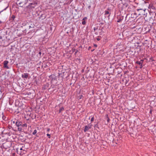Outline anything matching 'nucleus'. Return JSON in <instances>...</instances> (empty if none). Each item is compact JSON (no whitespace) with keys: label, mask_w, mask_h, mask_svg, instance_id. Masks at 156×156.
I'll use <instances>...</instances> for the list:
<instances>
[{"label":"nucleus","mask_w":156,"mask_h":156,"mask_svg":"<svg viewBox=\"0 0 156 156\" xmlns=\"http://www.w3.org/2000/svg\"><path fill=\"white\" fill-rule=\"evenodd\" d=\"M91 128L90 127H89L87 126H86L85 127V128L84 129V131L85 132H86L87 130L90 129Z\"/></svg>","instance_id":"6"},{"label":"nucleus","mask_w":156,"mask_h":156,"mask_svg":"<svg viewBox=\"0 0 156 156\" xmlns=\"http://www.w3.org/2000/svg\"><path fill=\"white\" fill-rule=\"evenodd\" d=\"M22 122L20 121H16V125L17 126L19 127L21 125Z\"/></svg>","instance_id":"5"},{"label":"nucleus","mask_w":156,"mask_h":156,"mask_svg":"<svg viewBox=\"0 0 156 156\" xmlns=\"http://www.w3.org/2000/svg\"><path fill=\"white\" fill-rule=\"evenodd\" d=\"M122 20H117V22H120Z\"/></svg>","instance_id":"23"},{"label":"nucleus","mask_w":156,"mask_h":156,"mask_svg":"<svg viewBox=\"0 0 156 156\" xmlns=\"http://www.w3.org/2000/svg\"><path fill=\"white\" fill-rule=\"evenodd\" d=\"M83 97V96L82 95H80L79 96H78L77 98H78V99L80 100V99H81Z\"/></svg>","instance_id":"11"},{"label":"nucleus","mask_w":156,"mask_h":156,"mask_svg":"<svg viewBox=\"0 0 156 156\" xmlns=\"http://www.w3.org/2000/svg\"><path fill=\"white\" fill-rule=\"evenodd\" d=\"M108 14H109V12L108 11Z\"/></svg>","instance_id":"35"},{"label":"nucleus","mask_w":156,"mask_h":156,"mask_svg":"<svg viewBox=\"0 0 156 156\" xmlns=\"http://www.w3.org/2000/svg\"><path fill=\"white\" fill-rule=\"evenodd\" d=\"M2 119H3V120H5V121L6 120V118L5 116L4 115L3 113V112H2Z\"/></svg>","instance_id":"9"},{"label":"nucleus","mask_w":156,"mask_h":156,"mask_svg":"<svg viewBox=\"0 0 156 156\" xmlns=\"http://www.w3.org/2000/svg\"><path fill=\"white\" fill-rule=\"evenodd\" d=\"M149 9H150L151 11H154L155 10V7L154 5L152 3H151L149 6Z\"/></svg>","instance_id":"1"},{"label":"nucleus","mask_w":156,"mask_h":156,"mask_svg":"<svg viewBox=\"0 0 156 156\" xmlns=\"http://www.w3.org/2000/svg\"><path fill=\"white\" fill-rule=\"evenodd\" d=\"M60 104H59V105H58V106H59V107H60Z\"/></svg>","instance_id":"36"},{"label":"nucleus","mask_w":156,"mask_h":156,"mask_svg":"<svg viewBox=\"0 0 156 156\" xmlns=\"http://www.w3.org/2000/svg\"><path fill=\"white\" fill-rule=\"evenodd\" d=\"M22 127L23 128V129H25V128H27V125L26 123L22 124V123L21 124Z\"/></svg>","instance_id":"8"},{"label":"nucleus","mask_w":156,"mask_h":156,"mask_svg":"<svg viewBox=\"0 0 156 156\" xmlns=\"http://www.w3.org/2000/svg\"><path fill=\"white\" fill-rule=\"evenodd\" d=\"M29 74L28 73H24L22 75V77L23 78L27 79L29 76Z\"/></svg>","instance_id":"3"},{"label":"nucleus","mask_w":156,"mask_h":156,"mask_svg":"<svg viewBox=\"0 0 156 156\" xmlns=\"http://www.w3.org/2000/svg\"><path fill=\"white\" fill-rule=\"evenodd\" d=\"M94 46L95 47H97V45L95 44H94Z\"/></svg>","instance_id":"19"},{"label":"nucleus","mask_w":156,"mask_h":156,"mask_svg":"<svg viewBox=\"0 0 156 156\" xmlns=\"http://www.w3.org/2000/svg\"><path fill=\"white\" fill-rule=\"evenodd\" d=\"M20 151L22 150H23L22 148V147L20 148Z\"/></svg>","instance_id":"28"},{"label":"nucleus","mask_w":156,"mask_h":156,"mask_svg":"<svg viewBox=\"0 0 156 156\" xmlns=\"http://www.w3.org/2000/svg\"><path fill=\"white\" fill-rule=\"evenodd\" d=\"M108 82H109V81L108 80Z\"/></svg>","instance_id":"37"},{"label":"nucleus","mask_w":156,"mask_h":156,"mask_svg":"<svg viewBox=\"0 0 156 156\" xmlns=\"http://www.w3.org/2000/svg\"><path fill=\"white\" fill-rule=\"evenodd\" d=\"M127 82H128V81L126 80V83H125V85H126V86H128V84L127 85Z\"/></svg>","instance_id":"22"},{"label":"nucleus","mask_w":156,"mask_h":156,"mask_svg":"<svg viewBox=\"0 0 156 156\" xmlns=\"http://www.w3.org/2000/svg\"><path fill=\"white\" fill-rule=\"evenodd\" d=\"M119 20H122L121 18H120V19H119Z\"/></svg>","instance_id":"38"},{"label":"nucleus","mask_w":156,"mask_h":156,"mask_svg":"<svg viewBox=\"0 0 156 156\" xmlns=\"http://www.w3.org/2000/svg\"><path fill=\"white\" fill-rule=\"evenodd\" d=\"M9 63L8 61L7 60H5L3 62L4 67L7 69H9V67L8 66V64Z\"/></svg>","instance_id":"2"},{"label":"nucleus","mask_w":156,"mask_h":156,"mask_svg":"<svg viewBox=\"0 0 156 156\" xmlns=\"http://www.w3.org/2000/svg\"><path fill=\"white\" fill-rule=\"evenodd\" d=\"M91 47L90 46L89 47V49Z\"/></svg>","instance_id":"30"},{"label":"nucleus","mask_w":156,"mask_h":156,"mask_svg":"<svg viewBox=\"0 0 156 156\" xmlns=\"http://www.w3.org/2000/svg\"><path fill=\"white\" fill-rule=\"evenodd\" d=\"M90 6H88V8H90Z\"/></svg>","instance_id":"33"},{"label":"nucleus","mask_w":156,"mask_h":156,"mask_svg":"<svg viewBox=\"0 0 156 156\" xmlns=\"http://www.w3.org/2000/svg\"><path fill=\"white\" fill-rule=\"evenodd\" d=\"M87 19V17H85L84 18H83V19L82 20H86Z\"/></svg>","instance_id":"25"},{"label":"nucleus","mask_w":156,"mask_h":156,"mask_svg":"<svg viewBox=\"0 0 156 156\" xmlns=\"http://www.w3.org/2000/svg\"><path fill=\"white\" fill-rule=\"evenodd\" d=\"M0 91H1V87L0 86Z\"/></svg>","instance_id":"34"},{"label":"nucleus","mask_w":156,"mask_h":156,"mask_svg":"<svg viewBox=\"0 0 156 156\" xmlns=\"http://www.w3.org/2000/svg\"><path fill=\"white\" fill-rule=\"evenodd\" d=\"M86 22L85 21V20H83V21L82 22V24L83 25H84L86 24Z\"/></svg>","instance_id":"14"},{"label":"nucleus","mask_w":156,"mask_h":156,"mask_svg":"<svg viewBox=\"0 0 156 156\" xmlns=\"http://www.w3.org/2000/svg\"><path fill=\"white\" fill-rule=\"evenodd\" d=\"M64 108L63 107H62L60 108L59 109V113H61V112L63 111H64Z\"/></svg>","instance_id":"10"},{"label":"nucleus","mask_w":156,"mask_h":156,"mask_svg":"<svg viewBox=\"0 0 156 156\" xmlns=\"http://www.w3.org/2000/svg\"><path fill=\"white\" fill-rule=\"evenodd\" d=\"M97 40L98 41H99L100 40V38H97Z\"/></svg>","instance_id":"20"},{"label":"nucleus","mask_w":156,"mask_h":156,"mask_svg":"<svg viewBox=\"0 0 156 156\" xmlns=\"http://www.w3.org/2000/svg\"><path fill=\"white\" fill-rule=\"evenodd\" d=\"M144 62L143 60H141L140 61H137L136 62V63L137 64H139L140 65H142V63Z\"/></svg>","instance_id":"4"},{"label":"nucleus","mask_w":156,"mask_h":156,"mask_svg":"<svg viewBox=\"0 0 156 156\" xmlns=\"http://www.w3.org/2000/svg\"><path fill=\"white\" fill-rule=\"evenodd\" d=\"M22 130H23L24 129L22 127V125L18 127V130L19 131H21Z\"/></svg>","instance_id":"7"},{"label":"nucleus","mask_w":156,"mask_h":156,"mask_svg":"<svg viewBox=\"0 0 156 156\" xmlns=\"http://www.w3.org/2000/svg\"><path fill=\"white\" fill-rule=\"evenodd\" d=\"M37 133V130L36 129H35L34 130L32 134L33 135H34L36 133Z\"/></svg>","instance_id":"12"},{"label":"nucleus","mask_w":156,"mask_h":156,"mask_svg":"<svg viewBox=\"0 0 156 156\" xmlns=\"http://www.w3.org/2000/svg\"><path fill=\"white\" fill-rule=\"evenodd\" d=\"M50 130V129L49 128H47V131L48 132H49Z\"/></svg>","instance_id":"18"},{"label":"nucleus","mask_w":156,"mask_h":156,"mask_svg":"<svg viewBox=\"0 0 156 156\" xmlns=\"http://www.w3.org/2000/svg\"><path fill=\"white\" fill-rule=\"evenodd\" d=\"M39 54L40 55H41V52H39Z\"/></svg>","instance_id":"27"},{"label":"nucleus","mask_w":156,"mask_h":156,"mask_svg":"<svg viewBox=\"0 0 156 156\" xmlns=\"http://www.w3.org/2000/svg\"><path fill=\"white\" fill-rule=\"evenodd\" d=\"M107 14V11H105V14L106 15V14Z\"/></svg>","instance_id":"24"},{"label":"nucleus","mask_w":156,"mask_h":156,"mask_svg":"<svg viewBox=\"0 0 156 156\" xmlns=\"http://www.w3.org/2000/svg\"><path fill=\"white\" fill-rule=\"evenodd\" d=\"M152 111L151 110H150V112L151 113Z\"/></svg>","instance_id":"31"},{"label":"nucleus","mask_w":156,"mask_h":156,"mask_svg":"<svg viewBox=\"0 0 156 156\" xmlns=\"http://www.w3.org/2000/svg\"><path fill=\"white\" fill-rule=\"evenodd\" d=\"M109 120H110L108 118V122H109Z\"/></svg>","instance_id":"29"},{"label":"nucleus","mask_w":156,"mask_h":156,"mask_svg":"<svg viewBox=\"0 0 156 156\" xmlns=\"http://www.w3.org/2000/svg\"><path fill=\"white\" fill-rule=\"evenodd\" d=\"M94 50V49H93V50H91V51H93Z\"/></svg>","instance_id":"32"},{"label":"nucleus","mask_w":156,"mask_h":156,"mask_svg":"<svg viewBox=\"0 0 156 156\" xmlns=\"http://www.w3.org/2000/svg\"><path fill=\"white\" fill-rule=\"evenodd\" d=\"M71 1H72L73 0H71Z\"/></svg>","instance_id":"39"},{"label":"nucleus","mask_w":156,"mask_h":156,"mask_svg":"<svg viewBox=\"0 0 156 156\" xmlns=\"http://www.w3.org/2000/svg\"><path fill=\"white\" fill-rule=\"evenodd\" d=\"M15 16L14 15H12L11 17V18L13 19H14L15 18Z\"/></svg>","instance_id":"16"},{"label":"nucleus","mask_w":156,"mask_h":156,"mask_svg":"<svg viewBox=\"0 0 156 156\" xmlns=\"http://www.w3.org/2000/svg\"><path fill=\"white\" fill-rule=\"evenodd\" d=\"M98 29L97 27H94V31H95L96 30Z\"/></svg>","instance_id":"17"},{"label":"nucleus","mask_w":156,"mask_h":156,"mask_svg":"<svg viewBox=\"0 0 156 156\" xmlns=\"http://www.w3.org/2000/svg\"><path fill=\"white\" fill-rule=\"evenodd\" d=\"M143 9H137V11H139V10H143Z\"/></svg>","instance_id":"21"},{"label":"nucleus","mask_w":156,"mask_h":156,"mask_svg":"<svg viewBox=\"0 0 156 156\" xmlns=\"http://www.w3.org/2000/svg\"><path fill=\"white\" fill-rule=\"evenodd\" d=\"M140 68H141L142 67V65H140Z\"/></svg>","instance_id":"26"},{"label":"nucleus","mask_w":156,"mask_h":156,"mask_svg":"<svg viewBox=\"0 0 156 156\" xmlns=\"http://www.w3.org/2000/svg\"><path fill=\"white\" fill-rule=\"evenodd\" d=\"M94 116L92 117L91 119V120H90L91 122H92L94 120Z\"/></svg>","instance_id":"13"},{"label":"nucleus","mask_w":156,"mask_h":156,"mask_svg":"<svg viewBox=\"0 0 156 156\" xmlns=\"http://www.w3.org/2000/svg\"><path fill=\"white\" fill-rule=\"evenodd\" d=\"M47 136H48V137L50 139L51 138L50 134L48 133L47 134Z\"/></svg>","instance_id":"15"}]
</instances>
